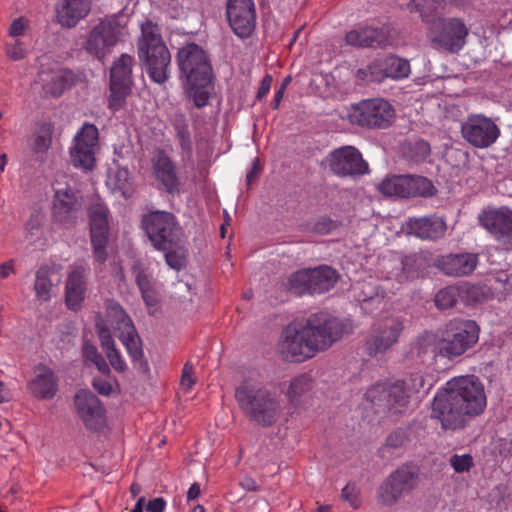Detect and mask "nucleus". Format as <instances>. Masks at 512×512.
I'll list each match as a JSON object with an SVG mask.
<instances>
[{
	"label": "nucleus",
	"instance_id": "7",
	"mask_svg": "<svg viewBox=\"0 0 512 512\" xmlns=\"http://www.w3.org/2000/svg\"><path fill=\"white\" fill-rule=\"evenodd\" d=\"M479 339V327L475 321L454 319L446 325L440 339V356L453 359L473 347Z\"/></svg>",
	"mask_w": 512,
	"mask_h": 512
},
{
	"label": "nucleus",
	"instance_id": "22",
	"mask_svg": "<svg viewBox=\"0 0 512 512\" xmlns=\"http://www.w3.org/2000/svg\"><path fill=\"white\" fill-rule=\"evenodd\" d=\"M480 224L488 230L496 240L503 243V249H512V210L507 207L483 211L479 217Z\"/></svg>",
	"mask_w": 512,
	"mask_h": 512
},
{
	"label": "nucleus",
	"instance_id": "48",
	"mask_svg": "<svg viewBox=\"0 0 512 512\" xmlns=\"http://www.w3.org/2000/svg\"><path fill=\"white\" fill-rule=\"evenodd\" d=\"M449 463L456 473L468 472L474 465L473 458L470 454H454L450 457Z\"/></svg>",
	"mask_w": 512,
	"mask_h": 512
},
{
	"label": "nucleus",
	"instance_id": "26",
	"mask_svg": "<svg viewBox=\"0 0 512 512\" xmlns=\"http://www.w3.org/2000/svg\"><path fill=\"white\" fill-rule=\"evenodd\" d=\"M75 406L87 428L97 429L102 424L104 409L92 392L80 390L75 395Z\"/></svg>",
	"mask_w": 512,
	"mask_h": 512
},
{
	"label": "nucleus",
	"instance_id": "13",
	"mask_svg": "<svg viewBox=\"0 0 512 512\" xmlns=\"http://www.w3.org/2000/svg\"><path fill=\"white\" fill-rule=\"evenodd\" d=\"M144 229L153 246L166 251L171 248L179 235L175 216L166 211H153L143 217Z\"/></svg>",
	"mask_w": 512,
	"mask_h": 512
},
{
	"label": "nucleus",
	"instance_id": "47",
	"mask_svg": "<svg viewBox=\"0 0 512 512\" xmlns=\"http://www.w3.org/2000/svg\"><path fill=\"white\" fill-rule=\"evenodd\" d=\"M165 260L168 266L179 271L186 265V252L180 247L169 250L165 254Z\"/></svg>",
	"mask_w": 512,
	"mask_h": 512
},
{
	"label": "nucleus",
	"instance_id": "11",
	"mask_svg": "<svg viewBox=\"0 0 512 512\" xmlns=\"http://www.w3.org/2000/svg\"><path fill=\"white\" fill-rule=\"evenodd\" d=\"M365 398L377 412H387L392 415L399 414L409 403L410 394L407 391L406 381H396L391 384H376L365 393Z\"/></svg>",
	"mask_w": 512,
	"mask_h": 512
},
{
	"label": "nucleus",
	"instance_id": "40",
	"mask_svg": "<svg viewBox=\"0 0 512 512\" xmlns=\"http://www.w3.org/2000/svg\"><path fill=\"white\" fill-rule=\"evenodd\" d=\"M82 356L85 361H89L96 366L99 372L102 374H110V368L106 363L105 359L98 352L96 346L89 342H84L82 346Z\"/></svg>",
	"mask_w": 512,
	"mask_h": 512
},
{
	"label": "nucleus",
	"instance_id": "63",
	"mask_svg": "<svg viewBox=\"0 0 512 512\" xmlns=\"http://www.w3.org/2000/svg\"><path fill=\"white\" fill-rule=\"evenodd\" d=\"M260 171H261L260 160H259V158H255L253 161L252 167L246 176L247 185H251L258 178Z\"/></svg>",
	"mask_w": 512,
	"mask_h": 512
},
{
	"label": "nucleus",
	"instance_id": "33",
	"mask_svg": "<svg viewBox=\"0 0 512 512\" xmlns=\"http://www.w3.org/2000/svg\"><path fill=\"white\" fill-rule=\"evenodd\" d=\"M53 125L51 123H42L33 132L28 139V146L34 154L46 153L52 143Z\"/></svg>",
	"mask_w": 512,
	"mask_h": 512
},
{
	"label": "nucleus",
	"instance_id": "42",
	"mask_svg": "<svg viewBox=\"0 0 512 512\" xmlns=\"http://www.w3.org/2000/svg\"><path fill=\"white\" fill-rule=\"evenodd\" d=\"M459 291L456 286H447L441 289L434 298L435 305L439 309H448L455 305Z\"/></svg>",
	"mask_w": 512,
	"mask_h": 512
},
{
	"label": "nucleus",
	"instance_id": "51",
	"mask_svg": "<svg viewBox=\"0 0 512 512\" xmlns=\"http://www.w3.org/2000/svg\"><path fill=\"white\" fill-rule=\"evenodd\" d=\"M110 365L116 372L123 373L127 370V364L122 357L120 351L114 347L106 352H104Z\"/></svg>",
	"mask_w": 512,
	"mask_h": 512
},
{
	"label": "nucleus",
	"instance_id": "46",
	"mask_svg": "<svg viewBox=\"0 0 512 512\" xmlns=\"http://www.w3.org/2000/svg\"><path fill=\"white\" fill-rule=\"evenodd\" d=\"M132 272L141 293L154 288L152 274L147 269L142 268L139 264H135L132 268Z\"/></svg>",
	"mask_w": 512,
	"mask_h": 512
},
{
	"label": "nucleus",
	"instance_id": "25",
	"mask_svg": "<svg viewBox=\"0 0 512 512\" xmlns=\"http://www.w3.org/2000/svg\"><path fill=\"white\" fill-rule=\"evenodd\" d=\"M152 173L160 187L169 194L179 193L180 181L170 157L163 151H155L151 159Z\"/></svg>",
	"mask_w": 512,
	"mask_h": 512
},
{
	"label": "nucleus",
	"instance_id": "45",
	"mask_svg": "<svg viewBox=\"0 0 512 512\" xmlns=\"http://www.w3.org/2000/svg\"><path fill=\"white\" fill-rule=\"evenodd\" d=\"M174 128L176 130V137L182 149L189 151L191 149V136L188 130V125L182 115L176 116L174 120Z\"/></svg>",
	"mask_w": 512,
	"mask_h": 512
},
{
	"label": "nucleus",
	"instance_id": "54",
	"mask_svg": "<svg viewBox=\"0 0 512 512\" xmlns=\"http://www.w3.org/2000/svg\"><path fill=\"white\" fill-rule=\"evenodd\" d=\"M26 52L24 44L19 40H15L14 42L6 45V54L10 60H21L26 56Z\"/></svg>",
	"mask_w": 512,
	"mask_h": 512
},
{
	"label": "nucleus",
	"instance_id": "6",
	"mask_svg": "<svg viewBox=\"0 0 512 512\" xmlns=\"http://www.w3.org/2000/svg\"><path fill=\"white\" fill-rule=\"evenodd\" d=\"M411 11H419L422 21L427 27V37L434 46L450 53H457L465 44L468 28L459 18H441L429 15L420 9V4L411 0Z\"/></svg>",
	"mask_w": 512,
	"mask_h": 512
},
{
	"label": "nucleus",
	"instance_id": "30",
	"mask_svg": "<svg viewBox=\"0 0 512 512\" xmlns=\"http://www.w3.org/2000/svg\"><path fill=\"white\" fill-rule=\"evenodd\" d=\"M407 227L410 234L429 240L443 237L446 231L445 221L437 216L409 219Z\"/></svg>",
	"mask_w": 512,
	"mask_h": 512
},
{
	"label": "nucleus",
	"instance_id": "12",
	"mask_svg": "<svg viewBox=\"0 0 512 512\" xmlns=\"http://www.w3.org/2000/svg\"><path fill=\"white\" fill-rule=\"evenodd\" d=\"M394 109L383 99L365 100L353 105L348 113L350 123L370 129H385L390 126Z\"/></svg>",
	"mask_w": 512,
	"mask_h": 512
},
{
	"label": "nucleus",
	"instance_id": "21",
	"mask_svg": "<svg viewBox=\"0 0 512 512\" xmlns=\"http://www.w3.org/2000/svg\"><path fill=\"white\" fill-rule=\"evenodd\" d=\"M226 19L233 32L241 39L251 36L255 29L256 11L253 0H228Z\"/></svg>",
	"mask_w": 512,
	"mask_h": 512
},
{
	"label": "nucleus",
	"instance_id": "43",
	"mask_svg": "<svg viewBox=\"0 0 512 512\" xmlns=\"http://www.w3.org/2000/svg\"><path fill=\"white\" fill-rule=\"evenodd\" d=\"M367 48H385L389 44L386 32L381 28L365 27Z\"/></svg>",
	"mask_w": 512,
	"mask_h": 512
},
{
	"label": "nucleus",
	"instance_id": "17",
	"mask_svg": "<svg viewBox=\"0 0 512 512\" xmlns=\"http://www.w3.org/2000/svg\"><path fill=\"white\" fill-rule=\"evenodd\" d=\"M461 133L471 146L487 148L499 138L500 129L491 118L482 114H472L462 123Z\"/></svg>",
	"mask_w": 512,
	"mask_h": 512
},
{
	"label": "nucleus",
	"instance_id": "61",
	"mask_svg": "<svg viewBox=\"0 0 512 512\" xmlns=\"http://www.w3.org/2000/svg\"><path fill=\"white\" fill-rule=\"evenodd\" d=\"M26 230H27L28 235L31 236V238L41 234L40 219H39L38 215L32 216L29 219V221L26 224ZM30 241L32 242V239H30Z\"/></svg>",
	"mask_w": 512,
	"mask_h": 512
},
{
	"label": "nucleus",
	"instance_id": "35",
	"mask_svg": "<svg viewBox=\"0 0 512 512\" xmlns=\"http://www.w3.org/2000/svg\"><path fill=\"white\" fill-rule=\"evenodd\" d=\"M72 79L71 72L60 70L51 73L43 85L46 94L57 97L60 96L64 90L70 85Z\"/></svg>",
	"mask_w": 512,
	"mask_h": 512
},
{
	"label": "nucleus",
	"instance_id": "53",
	"mask_svg": "<svg viewBox=\"0 0 512 512\" xmlns=\"http://www.w3.org/2000/svg\"><path fill=\"white\" fill-rule=\"evenodd\" d=\"M366 33V29H356L349 31L346 36L345 40L348 45L360 47V48H367V42L366 38H364V34Z\"/></svg>",
	"mask_w": 512,
	"mask_h": 512
},
{
	"label": "nucleus",
	"instance_id": "16",
	"mask_svg": "<svg viewBox=\"0 0 512 512\" xmlns=\"http://www.w3.org/2000/svg\"><path fill=\"white\" fill-rule=\"evenodd\" d=\"M98 129L89 122L77 131L70 148V159L74 167L91 170L95 165V152L98 143Z\"/></svg>",
	"mask_w": 512,
	"mask_h": 512
},
{
	"label": "nucleus",
	"instance_id": "28",
	"mask_svg": "<svg viewBox=\"0 0 512 512\" xmlns=\"http://www.w3.org/2000/svg\"><path fill=\"white\" fill-rule=\"evenodd\" d=\"M87 270L88 268L83 264L71 267L65 286L66 304L70 309H79L85 298Z\"/></svg>",
	"mask_w": 512,
	"mask_h": 512
},
{
	"label": "nucleus",
	"instance_id": "57",
	"mask_svg": "<svg viewBox=\"0 0 512 512\" xmlns=\"http://www.w3.org/2000/svg\"><path fill=\"white\" fill-rule=\"evenodd\" d=\"M406 442L407 435L404 430H396L392 432L386 439V445L394 449L402 447Z\"/></svg>",
	"mask_w": 512,
	"mask_h": 512
},
{
	"label": "nucleus",
	"instance_id": "49",
	"mask_svg": "<svg viewBox=\"0 0 512 512\" xmlns=\"http://www.w3.org/2000/svg\"><path fill=\"white\" fill-rule=\"evenodd\" d=\"M340 223L327 216H321L313 225L312 231L319 235L329 234L338 228Z\"/></svg>",
	"mask_w": 512,
	"mask_h": 512
},
{
	"label": "nucleus",
	"instance_id": "41",
	"mask_svg": "<svg viewBox=\"0 0 512 512\" xmlns=\"http://www.w3.org/2000/svg\"><path fill=\"white\" fill-rule=\"evenodd\" d=\"M131 89V86L110 83L109 108L113 111L123 108Z\"/></svg>",
	"mask_w": 512,
	"mask_h": 512
},
{
	"label": "nucleus",
	"instance_id": "39",
	"mask_svg": "<svg viewBox=\"0 0 512 512\" xmlns=\"http://www.w3.org/2000/svg\"><path fill=\"white\" fill-rule=\"evenodd\" d=\"M414 349L418 356L428 353L440 356V339H438L436 334L425 331L415 341Z\"/></svg>",
	"mask_w": 512,
	"mask_h": 512
},
{
	"label": "nucleus",
	"instance_id": "58",
	"mask_svg": "<svg viewBox=\"0 0 512 512\" xmlns=\"http://www.w3.org/2000/svg\"><path fill=\"white\" fill-rule=\"evenodd\" d=\"M141 296L146 306L148 307L149 313L154 314L157 311L159 302L156 290L154 288L151 290H146L141 293Z\"/></svg>",
	"mask_w": 512,
	"mask_h": 512
},
{
	"label": "nucleus",
	"instance_id": "55",
	"mask_svg": "<svg viewBox=\"0 0 512 512\" xmlns=\"http://www.w3.org/2000/svg\"><path fill=\"white\" fill-rule=\"evenodd\" d=\"M406 381V387L408 393H417L421 388L424 387L425 379L423 375L419 372L412 373Z\"/></svg>",
	"mask_w": 512,
	"mask_h": 512
},
{
	"label": "nucleus",
	"instance_id": "44",
	"mask_svg": "<svg viewBox=\"0 0 512 512\" xmlns=\"http://www.w3.org/2000/svg\"><path fill=\"white\" fill-rule=\"evenodd\" d=\"M430 155V145L425 140H417L410 143L406 150V156L416 163L424 161Z\"/></svg>",
	"mask_w": 512,
	"mask_h": 512
},
{
	"label": "nucleus",
	"instance_id": "10",
	"mask_svg": "<svg viewBox=\"0 0 512 512\" xmlns=\"http://www.w3.org/2000/svg\"><path fill=\"white\" fill-rule=\"evenodd\" d=\"M106 318L108 323L118 331V338L125 346L132 360L138 361L143 357L141 340L132 319L123 307L114 300H107Z\"/></svg>",
	"mask_w": 512,
	"mask_h": 512
},
{
	"label": "nucleus",
	"instance_id": "37",
	"mask_svg": "<svg viewBox=\"0 0 512 512\" xmlns=\"http://www.w3.org/2000/svg\"><path fill=\"white\" fill-rule=\"evenodd\" d=\"M384 69L387 78L394 80L404 79L410 74V63L408 60L396 55H389L384 58Z\"/></svg>",
	"mask_w": 512,
	"mask_h": 512
},
{
	"label": "nucleus",
	"instance_id": "60",
	"mask_svg": "<svg viewBox=\"0 0 512 512\" xmlns=\"http://www.w3.org/2000/svg\"><path fill=\"white\" fill-rule=\"evenodd\" d=\"M93 387L99 394L105 396L110 395L113 391L111 383L103 378H95L93 380Z\"/></svg>",
	"mask_w": 512,
	"mask_h": 512
},
{
	"label": "nucleus",
	"instance_id": "8",
	"mask_svg": "<svg viewBox=\"0 0 512 512\" xmlns=\"http://www.w3.org/2000/svg\"><path fill=\"white\" fill-rule=\"evenodd\" d=\"M338 277V272L335 269L321 265L293 273L288 280V286L290 291L296 295L322 294L334 287Z\"/></svg>",
	"mask_w": 512,
	"mask_h": 512
},
{
	"label": "nucleus",
	"instance_id": "34",
	"mask_svg": "<svg viewBox=\"0 0 512 512\" xmlns=\"http://www.w3.org/2000/svg\"><path fill=\"white\" fill-rule=\"evenodd\" d=\"M107 185L112 191L119 192L125 198L129 197L132 193V188L128 169L118 167L111 170L108 175Z\"/></svg>",
	"mask_w": 512,
	"mask_h": 512
},
{
	"label": "nucleus",
	"instance_id": "38",
	"mask_svg": "<svg viewBox=\"0 0 512 512\" xmlns=\"http://www.w3.org/2000/svg\"><path fill=\"white\" fill-rule=\"evenodd\" d=\"M312 388V377L309 374H300L291 381L287 390V396L293 404H296L300 401L301 397L309 393Z\"/></svg>",
	"mask_w": 512,
	"mask_h": 512
},
{
	"label": "nucleus",
	"instance_id": "64",
	"mask_svg": "<svg viewBox=\"0 0 512 512\" xmlns=\"http://www.w3.org/2000/svg\"><path fill=\"white\" fill-rule=\"evenodd\" d=\"M165 501L163 498H155L148 502L146 505V511L147 512H163L165 509Z\"/></svg>",
	"mask_w": 512,
	"mask_h": 512
},
{
	"label": "nucleus",
	"instance_id": "5",
	"mask_svg": "<svg viewBox=\"0 0 512 512\" xmlns=\"http://www.w3.org/2000/svg\"><path fill=\"white\" fill-rule=\"evenodd\" d=\"M140 30L136 42L139 62L152 81L158 84L165 83L170 77L171 54L160 28L152 21L146 20L140 24Z\"/></svg>",
	"mask_w": 512,
	"mask_h": 512
},
{
	"label": "nucleus",
	"instance_id": "3",
	"mask_svg": "<svg viewBox=\"0 0 512 512\" xmlns=\"http://www.w3.org/2000/svg\"><path fill=\"white\" fill-rule=\"evenodd\" d=\"M180 78H185V90L198 108L207 105L214 93V72L206 52L199 45L190 43L177 53Z\"/></svg>",
	"mask_w": 512,
	"mask_h": 512
},
{
	"label": "nucleus",
	"instance_id": "24",
	"mask_svg": "<svg viewBox=\"0 0 512 512\" xmlns=\"http://www.w3.org/2000/svg\"><path fill=\"white\" fill-rule=\"evenodd\" d=\"M433 266L449 277H464L473 273L478 265V256L473 253L439 255Z\"/></svg>",
	"mask_w": 512,
	"mask_h": 512
},
{
	"label": "nucleus",
	"instance_id": "14",
	"mask_svg": "<svg viewBox=\"0 0 512 512\" xmlns=\"http://www.w3.org/2000/svg\"><path fill=\"white\" fill-rule=\"evenodd\" d=\"M418 480L417 472L409 466H401L392 472L379 486L377 496L379 502L391 507L405 495L411 493Z\"/></svg>",
	"mask_w": 512,
	"mask_h": 512
},
{
	"label": "nucleus",
	"instance_id": "1",
	"mask_svg": "<svg viewBox=\"0 0 512 512\" xmlns=\"http://www.w3.org/2000/svg\"><path fill=\"white\" fill-rule=\"evenodd\" d=\"M349 330L350 325L341 319L323 312L314 313L304 321H293L282 329L277 353L284 361L302 363L328 349Z\"/></svg>",
	"mask_w": 512,
	"mask_h": 512
},
{
	"label": "nucleus",
	"instance_id": "59",
	"mask_svg": "<svg viewBox=\"0 0 512 512\" xmlns=\"http://www.w3.org/2000/svg\"><path fill=\"white\" fill-rule=\"evenodd\" d=\"M28 28V20L20 17L15 19L10 28H9V35L12 37H18L25 33V31Z\"/></svg>",
	"mask_w": 512,
	"mask_h": 512
},
{
	"label": "nucleus",
	"instance_id": "50",
	"mask_svg": "<svg viewBox=\"0 0 512 512\" xmlns=\"http://www.w3.org/2000/svg\"><path fill=\"white\" fill-rule=\"evenodd\" d=\"M368 73L370 75V82L381 83L383 80L387 78V74L384 69V58L383 59H375L370 62L368 65Z\"/></svg>",
	"mask_w": 512,
	"mask_h": 512
},
{
	"label": "nucleus",
	"instance_id": "9",
	"mask_svg": "<svg viewBox=\"0 0 512 512\" xmlns=\"http://www.w3.org/2000/svg\"><path fill=\"white\" fill-rule=\"evenodd\" d=\"M378 191L389 197H431L437 193L432 181L419 175H389L377 186Z\"/></svg>",
	"mask_w": 512,
	"mask_h": 512
},
{
	"label": "nucleus",
	"instance_id": "15",
	"mask_svg": "<svg viewBox=\"0 0 512 512\" xmlns=\"http://www.w3.org/2000/svg\"><path fill=\"white\" fill-rule=\"evenodd\" d=\"M329 170L340 178L356 179L369 173V165L354 146H342L326 157Z\"/></svg>",
	"mask_w": 512,
	"mask_h": 512
},
{
	"label": "nucleus",
	"instance_id": "20",
	"mask_svg": "<svg viewBox=\"0 0 512 512\" xmlns=\"http://www.w3.org/2000/svg\"><path fill=\"white\" fill-rule=\"evenodd\" d=\"M81 201L78 193L70 186L54 187L53 219L65 228L77 224Z\"/></svg>",
	"mask_w": 512,
	"mask_h": 512
},
{
	"label": "nucleus",
	"instance_id": "52",
	"mask_svg": "<svg viewBox=\"0 0 512 512\" xmlns=\"http://www.w3.org/2000/svg\"><path fill=\"white\" fill-rule=\"evenodd\" d=\"M97 334L104 352L116 347L109 329L102 323L96 324Z\"/></svg>",
	"mask_w": 512,
	"mask_h": 512
},
{
	"label": "nucleus",
	"instance_id": "62",
	"mask_svg": "<svg viewBox=\"0 0 512 512\" xmlns=\"http://www.w3.org/2000/svg\"><path fill=\"white\" fill-rule=\"evenodd\" d=\"M272 76L267 74L263 77L261 83H260V87L258 89V92H257V99L258 100H261L262 98H264L269 90H270V87H271V84H272Z\"/></svg>",
	"mask_w": 512,
	"mask_h": 512
},
{
	"label": "nucleus",
	"instance_id": "27",
	"mask_svg": "<svg viewBox=\"0 0 512 512\" xmlns=\"http://www.w3.org/2000/svg\"><path fill=\"white\" fill-rule=\"evenodd\" d=\"M29 393L40 400L52 399L58 391V380L54 372L43 365L35 367L33 377L27 385Z\"/></svg>",
	"mask_w": 512,
	"mask_h": 512
},
{
	"label": "nucleus",
	"instance_id": "2",
	"mask_svg": "<svg viewBox=\"0 0 512 512\" xmlns=\"http://www.w3.org/2000/svg\"><path fill=\"white\" fill-rule=\"evenodd\" d=\"M486 394L481 381L474 375L449 380L432 402V416L445 430L465 428L486 408Z\"/></svg>",
	"mask_w": 512,
	"mask_h": 512
},
{
	"label": "nucleus",
	"instance_id": "29",
	"mask_svg": "<svg viewBox=\"0 0 512 512\" xmlns=\"http://www.w3.org/2000/svg\"><path fill=\"white\" fill-rule=\"evenodd\" d=\"M92 0H60L56 17L62 27L72 28L84 19L91 10Z\"/></svg>",
	"mask_w": 512,
	"mask_h": 512
},
{
	"label": "nucleus",
	"instance_id": "36",
	"mask_svg": "<svg viewBox=\"0 0 512 512\" xmlns=\"http://www.w3.org/2000/svg\"><path fill=\"white\" fill-rule=\"evenodd\" d=\"M50 269L46 266L40 267L35 275L34 292L40 302H47L52 297L53 284L50 279Z\"/></svg>",
	"mask_w": 512,
	"mask_h": 512
},
{
	"label": "nucleus",
	"instance_id": "19",
	"mask_svg": "<svg viewBox=\"0 0 512 512\" xmlns=\"http://www.w3.org/2000/svg\"><path fill=\"white\" fill-rule=\"evenodd\" d=\"M119 26L112 20H102L95 25L86 38L84 49L102 60L119 40Z\"/></svg>",
	"mask_w": 512,
	"mask_h": 512
},
{
	"label": "nucleus",
	"instance_id": "4",
	"mask_svg": "<svg viewBox=\"0 0 512 512\" xmlns=\"http://www.w3.org/2000/svg\"><path fill=\"white\" fill-rule=\"evenodd\" d=\"M235 398L244 414L259 426L270 427L281 417L283 402L275 388L244 381Z\"/></svg>",
	"mask_w": 512,
	"mask_h": 512
},
{
	"label": "nucleus",
	"instance_id": "32",
	"mask_svg": "<svg viewBox=\"0 0 512 512\" xmlns=\"http://www.w3.org/2000/svg\"><path fill=\"white\" fill-rule=\"evenodd\" d=\"M134 63V57L126 53L117 58L110 70V83L132 87Z\"/></svg>",
	"mask_w": 512,
	"mask_h": 512
},
{
	"label": "nucleus",
	"instance_id": "56",
	"mask_svg": "<svg viewBox=\"0 0 512 512\" xmlns=\"http://www.w3.org/2000/svg\"><path fill=\"white\" fill-rule=\"evenodd\" d=\"M193 367L189 363H186L182 370V376L180 380V387L185 392H188L191 390L193 385L195 384V380L193 378Z\"/></svg>",
	"mask_w": 512,
	"mask_h": 512
},
{
	"label": "nucleus",
	"instance_id": "23",
	"mask_svg": "<svg viewBox=\"0 0 512 512\" xmlns=\"http://www.w3.org/2000/svg\"><path fill=\"white\" fill-rule=\"evenodd\" d=\"M403 323L399 319H390L373 330L366 339L364 348L369 356H375L390 349L399 339Z\"/></svg>",
	"mask_w": 512,
	"mask_h": 512
},
{
	"label": "nucleus",
	"instance_id": "18",
	"mask_svg": "<svg viewBox=\"0 0 512 512\" xmlns=\"http://www.w3.org/2000/svg\"><path fill=\"white\" fill-rule=\"evenodd\" d=\"M90 237L95 259L103 263L107 259L106 246L109 237L108 208L101 202L89 208Z\"/></svg>",
	"mask_w": 512,
	"mask_h": 512
},
{
	"label": "nucleus",
	"instance_id": "31",
	"mask_svg": "<svg viewBox=\"0 0 512 512\" xmlns=\"http://www.w3.org/2000/svg\"><path fill=\"white\" fill-rule=\"evenodd\" d=\"M433 260L425 252L405 256L402 261V272L406 279H415L424 276Z\"/></svg>",
	"mask_w": 512,
	"mask_h": 512
}]
</instances>
